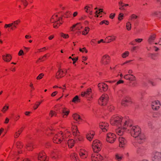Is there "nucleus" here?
Listing matches in <instances>:
<instances>
[{"instance_id": "f257e3e1", "label": "nucleus", "mask_w": 161, "mask_h": 161, "mask_svg": "<svg viewBox=\"0 0 161 161\" xmlns=\"http://www.w3.org/2000/svg\"><path fill=\"white\" fill-rule=\"evenodd\" d=\"M128 119L123 118L117 115L112 116L110 121L111 125L117 127L115 131L117 134L119 136L122 135L125 131H128Z\"/></svg>"}, {"instance_id": "f03ea898", "label": "nucleus", "mask_w": 161, "mask_h": 161, "mask_svg": "<svg viewBox=\"0 0 161 161\" xmlns=\"http://www.w3.org/2000/svg\"><path fill=\"white\" fill-rule=\"evenodd\" d=\"M44 132L47 135H50L53 136V141L54 143H60L62 141L65 142V138L71 135V132L68 130H66L64 132L62 131L58 132L51 129L46 128L44 130Z\"/></svg>"}, {"instance_id": "7ed1b4c3", "label": "nucleus", "mask_w": 161, "mask_h": 161, "mask_svg": "<svg viewBox=\"0 0 161 161\" xmlns=\"http://www.w3.org/2000/svg\"><path fill=\"white\" fill-rule=\"evenodd\" d=\"M128 125V132L132 137L136 138L138 143H143L145 141L146 137L144 133L142 132L140 127L137 125H133L129 120Z\"/></svg>"}, {"instance_id": "20e7f679", "label": "nucleus", "mask_w": 161, "mask_h": 161, "mask_svg": "<svg viewBox=\"0 0 161 161\" xmlns=\"http://www.w3.org/2000/svg\"><path fill=\"white\" fill-rule=\"evenodd\" d=\"M16 146L17 149V151H13L12 152L13 157L12 158L15 159V160H17L18 161H31V160L28 158H25L24 159H20L17 156L18 153H20V152L19 150L21 149L22 147V144L20 142L18 141L16 144Z\"/></svg>"}, {"instance_id": "39448f33", "label": "nucleus", "mask_w": 161, "mask_h": 161, "mask_svg": "<svg viewBox=\"0 0 161 161\" xmlns=\"http://www.w3.org/2000/svg\"><path fill=\"white\" fill-rule=\"evenodd\" d=\"M50 21L51 23H53V27L56 28H58L62 22L60 15L58 14H55L53 15Z\"/></svg>"}, {"instance_id": "423d86ee", "label": "nucleus", "mask_w": 161, "mask_h": 161, "mask_svg": "<svg viewBox=\"0 0 161 161\" xmlns=\"http://www.w3.org/2000/svg\"><path fill=\"white\" fill-rule=\"evenodd\" d=\"M148 147L146 145H142L139 146L136 150L137 154L141 157H145L147 154Z\"/></svg>"}, {"instance_id": "0eeeda50", "label": "nucleus", "mask_w": 161, "mask_h": 161, "mask_svg": "<svg viewBox=\"0 0 161 161\" xmlns=\"http://www.w3.org/2000/svg\"><path fill=\"white\" fill-rule=\"evenodd\" d=\"M92 147L94 152L97 153L101 150L102 147V144L99 140H96L93 141Z\"/></svg>"}, {"instance_id": "6e6552de", "label": "nucleus", "mask_w": 161, "mask_h": 161, "mask_svg": "<svg viewBox=\"0 0 161 161\" xmlns=\"http://www.w3.org/2000/svg\"><path fill=\"white\" fill-rule=\"evenodd\" d=\"M71 130L73 135L76 137L77 140H78L80 141H82L83 140V138L82 136H80V133L76 126L73 125L71 128Z\"/></svg>"}, {"instance_id": "1a4fd4ad", "label": "nucleus", "mask_w": 161, "mask_h": 161, "mask_svg": "<svg viewBox=\"0 0 161 161\" xmlns=\"http://www.w3.org/2000/svg\"><path fill=\"white\" fill-rule=\"evenodd\" d=\"M83 27L80 23H77L73 25L70 27V31L73 32H76L78 34L81 33V31H80L83 28Z\"/></svg>"}, {"instance_id": "9d476101", "label": "nucleus", "mask_w": 161, "mask_h": 161, "mask_svg": "<svg viewBox=\"0 0 161 161\" xmlns=\"http://www.w3.org/2000/svg\"><path fill=\"white\" fill-rule=\"evenodd\" d=\"M50 158L53 160L57 161L61 158V155L60 153L57 151L54 150L51 151L49 153Z\"/></svg>"}, {"instance_id": "9b49d317", "label": "nucleus", "mask_w": 161, "mask_h": 161, "mask_svg": "<svg viewBox=\"0 0 161 161\" xmlns=\"http://www.w3.org/2000/svg\"><path fill=\"white\" fill-rule=\"evenodd\" d=\"M108 100V96L107 94H103L100 98L98 102L100 105L105 106L107 104Z\"/></svg>"}, {"instance_id": "f8f14e48", "label": "nucleus", "mask_w": 161, "mask_h": 161, "mask_svg": "<svg viewBox=\"0 0 161 161\" xmlns=\"http://www.w3.org/2000/svg\"><path fill=\"white\" fill-rule=\"evenodd\" d=\"M116 137V135L114 134L109 133L107 135L106 140L107 142L112 143L115 141Z\"/></svg>"}, {"instance_id": "ddd939ff", "label": "nucleus", "mask_w": 161, "mask_h": 161, "mask_svg": "<svg viewBox=\"0 0 161 161\" xmlns=\"http://www.w3.org/2000/svg\"><path fill=\"white\" fill-rule=\"evenodd\" d=\"M152 159V161H161V153L160 152L157 151H154Z\"/></svg>"}, {"instance_id": "4468645a", "label": "nucleus", "mask_w": 161, "mask_h": 161, "mask_svg": "<svg viewBox=\"0 0 161 161\" xmlns=\"http://www.w3.org/2000/svg\"><path fill=\"white\" fill-rule=\"evenodd\" d=\"M20 22V20L19 19H18L14 21L12 23L8 24H5L4 27L5 28H7L8 27H11V30H13L14 28H17V25H18Z\"/></svg>"}, {"instance_id": "2eb2a0df", "label": "nucleus", "mask_w": 161, "mask_h": 161, "mask_svg": "<svg viewBox=\"0 0 161 161\" xmlns=\"http://www.w3.org/2000/svg\"><path fill=\"white\" fill-rule=\"evenodd\" d=\"M81 96L82 97H85L90 100L92 97V93L91 89H88L87 90L84 92H82L81 93Z\"/></svg>"}, {"instance_id": "dca6fc26", "label": "nucleus", "mask_w": 161, "mask_h": 161, "mask_svg": "<svg viewBox=\"0 0 161 161\" xmlns=\"http://www.w3.org/2000/svg\"><path fill=\"white\" fill-rule=\"evenodd\" d=\"M132 73V70L131 69H129L128 70V74L125 75L124 76V78L127 80H128L130 81L135 80V78L133 75L131 74Z\"/></svg>"}, {"instance_id": "f3484780", "label": "nucleus", "mask_w": 161, "mask_h": 161, "mask_svg": "<svg viewBox=\"0 0 161 161\" xmlns=\"http://www.w3.org/2000/svg\"><path fill=\"white\" fill-rule=\"evenodd\" d=\"M79 154L81 159L85 160L88 157V152L85 149H80Z\"/></svg>"}, {"instance_id": "a211bd4d", "label": "nucleus", "mask_w": 161, "mask_h": 161, "mask_svg": "<svg viewBox=\"0 0 161 161\" xmlns=\"http://www.w3.org/2000/svg\"><path fill=\"white\" fill-rule=\"evenodd\" d=\"M92 161H101L103 159V157L100 154L95 153L91 156Z\"/></svg>"}, {"instance_id": "6ab92c4d", "label": "nucleus", "mask_w": 161, "mask_h": 161, "mask_svg": "<svg viewBox=\"0 0 161 161\" xmlns=\"http://www.w3.org/2000/svg\"><path fill=\"white\" fill-rule=\"evenodd\" d=\"M99 126L103 131L106 132L108 131L109 129V125L105 122H101L99 124Z\"/></svg>"}, {"instance_id": "aec40b11", "label": "nucleus", "mask_w": 161, "mask_h": 161, "mask_svg": "<svg viewBox=\"0 0 161 161\" xmlns=\"http://www.w3.org/2000/svg\"><path fill=\"white\" fill-rule=\"evenodd\" d=\"M110 59V57L106 54L103 56L101 59V62L103 64L107 65L109 64Z\"/></svg>"}, {"instance_id": "412c9836", "label": "nucleus", "mask_w": 161, "mask_h": 161, "mask_svg": "<svg viewBox=\"0 0 161 161\" xmlns=\"http://www.w3.org/2000/svg\"><path fill=\"white\" fill-rule=\"evenodd\" d=\"M161 105L160 102L158 100H154L152 102L151 106L152 109L154 110H158Z\"/></svg>"}, {"instance_id": "4be33fe9", "label": "nucleus", "mask_w": 161, "mask_h": 161, "mask_svg": "<svg viewBox=\"0 0 161 161\" xmlns=\"http://www.w3.org/2000/svg\"><path fill=\"white\" fill-rule=\"evenodd\" d=\"M119 146L121 148H124L127 143L126 139L123 137L120 136L119 138Z\"/></svg>"}, {"instance_id": "5701e85b", "label": "nucleus", "mask_w": 161, "mask_h": 161, "mask_svg": "<svg viewBox=\"0 0 161 161\" xmlns=\"http://www.w3.org/2000/svg\"><path fill=\"white\" fill-rule=\"evenodd\" d=\"M38 161H48L45 153L43 151L40 152L38 155Z\"/></svg>"}, {"instance_id": "b1692460", "label": "nucleus", "mask_w": 161, "mask_h": 161, "mask_svg": "<svg viewBox=\"0 0 161 161\" xmlns=\"http://www.w3.org/2000/svg\"><path fill=\"white\" fill-rule=\"evenodd\" d=\"M67 72V71L65 69L62 70L61 69H59L58 71L56 73V78L58 79L64 76Z\"/></svg>"}, {"instance_id": "393cba45", "label": "nucleus", "mask_w": 161, "mask_h": 161, "mask_svg": "<svg viewBox=\"0 0 161 161\" xmlns=\"http://www.w3.org/2000/svg\"><path fill=\"white\" fill-rule=\"evenodd\" d=\"M114 158L118 161H121L123 158V155L120 153H115L114 156Z\"/></svg>"}, {"instance_id": "a878e982", "label": "nucleus", "mask_w": 161, "mask_h": 161, "mask_svg": "<svg viewBox=\"0 0 161 161\" xmlns=\"http://www.w3.org/2000/svg\"><path fill=\"white\" fill-rule=\"evenodd\" d=\"M95 132L93 131H90L88 132L86 134V138L90 141H91L93 138Z\"/></svg>"}, {"instance_id": "bb28decb", "label": "nucleus", "mask_w": 161, "mask_h": 161, "mask_svg": "<svg viewBox=\"0 0 161 161\" xmlns=\"http://www.w3.org/2000/svg\"><path fill=\"white\" fill-rule=\"evenodd\" d=\"M98 86L101 91L103 90L104 91H105L108 89V86L103 83H99L98 85Z\"/></svg>"}, {"instance_id": "cd10ccee", "label": "nucleus", "mask_w": 161, "mask_h": 161, "mask_svg": "<svg viewBox=\"0 0 161 161\" xmlns=\"http://www.w3.org/2000/svg\"><path fill=\"white\" fill-rule=\"evenodd\" d=\"M73 117L74 120L77 123L80 124L82 121V119L80 116L77 114H73Z\"/></svg>"}, {"instance_id": "c85d7f7f", "label": "nucleus", "mask_w": 161, "mask_h": 161, "mask_svg": "<svg viewBox=\"0 0 161 161\" xmlns=\"http://www.w3.org/2000/svg\"><path fill=\"white\" fill-rule=\"evenodd\" d=\"M80 102V99L79 97L78 96H75L73 98L71 101L70 102V103L71 105H73L72 103L76 104Z\"/></svg>"}, {"instance_id": "c756f323", "label": "nucleus", "mask_w": 161, "mask_h": 161, "mask_svg": "<svg viewBox=\"0 0 161 161\" xmlns=\"http://www.w3.org/2000/svg\"><path fill=\"white\" fill-rule=\"evenodd\" d=\"M3 59L5 62H9L12 59V57L11 55L9 54H7L5 55H3L2 56Z\"/></svg>"}, {"instance_id": "7c9ffc66", "label": "nucleus", "mask_w": 161, "mask_h": 161, "mask_svg": "<svg viewBox=\"0 0 161 161\" xmlns=\"http://www.w3.org/2000/svg\"><path fill=\"white\" fill-rule=\"evenodd\" d=\"M116 37L114 36H109L106 37L105 41L106 43H109L112 41L115 40Z\"/></svg>"}, {"instance_id": "2f4dec72", "label": "nucleus", "mask_w": 161, "mask_h": 161, "mask_svg": "<svg viewBox=\"0 0 161 161\" xmlns=\"http://www.w3.org/2000/svg\"><path fill=\"white\" fill-rule=\"evenodd\" d=\"M130 102H131L129 100L128 98L126 97L122 100L121 103L123 106H127V103H130Z\"/></svg>"}, {"instance_id": "473e14b6", "label": "nucleus", "mask_w": 161, "mask_h": 161, "mask_svg": "<svg viewBox=\"0 0 161 161\" xmlns=\"http://www.w3.org/2000/svg\"><path fill=\"white\" fill-rule=\"evenodd\" d=\"M85 11L88 13L90 15H92L93 14L92 9L91 6H86L85 8Z\"/></svg>"}, {"instance_id": "72a5a7b5", "label": "nucleus", "mask_w": 161, "mask_h": 161, "mask_svg": "<svg viewBox=\"0 0 161 161\" xmlns=\"http://www.w3.org/2000/svg\"><path fill=\"white\" fill-rule=\"evenodd\" d=\"M155 35H151L148 40V42L149 44H152L154 42V40L155 39Z\"/></svg>"}, {"instance_id": "f704fd0d", "label": "nucleus", "mask_w": 161, "mask_h": 161, "mask_svg": "<svg viewBox=\"0 0 161 161\" xmlns=\"http://www.w3.org/2000/svg\"><path fill=\"white\" fill-rule=\"evenodd\" d=\"M127 93V90L125 88H122L118 92L119 95L123 97Z\"/></svg>"}, {"instance_id": "c9c22d12", "label": "nucleus", "mask_w": 161, "mask_h": 161, "mask_svg": "<svg viewBox=\"0 0 161 161\" xmlns=\"http://www.w3.org/2000/svg\"><path fill=\"white\" fill-rule=\"evenodd\" d=\"M62 115L63 117H66L69 114V111L66 108H63L62 109Z\"/></svg>"}, {"instance_id": "e433bc0d", "label": "nucleus", "mask_w": 161, "mask_h": 161, "mask_svg": "<svg viewBox=\"0 0 161 161\" xmlns=\"http://www.w3.org/2000/svg\"><path fill=\"white\" fill-rule=\"evenodd\" d=\"M33 143L31 142H29L27 144L26 147L28 150H31L34 148Z\"/></svg>"}, {"instance_id": "4c0bfd02", "label": "nucleus", "mask_w": 161, "mask_h": 161, "mask_svg": "<svg viewBox=\"0 0 161 161\" xmlns=\"http://www.w3.org/2000/svg\"><path fill=\"white\" fill-rule=\"evenodd\" d=\"M71 158L74 160H75L76 161H80L77 155L75 153H73L70 156Z\"/></svg>"}, {"instance_id": "58836bf2", "label": "nucleus", "mask_w": 161, "mask_h": 161, "mask_svg": "<svg viewBox=\"0 0 161 161\" xmlns=\"http://www.w3.org/2000/svg\"><path fill=\"white\" fill-rule=\"evenodd\" d=\"M153 16L157 17L161 19V11H158L154 12L153 13Z\"/></svg>"}, {"instance_id": "ea45409f", "label": "nucleus", "mask_w": 161, "mask_h": 161, "mask_svg": "<svg viewBox=\"0 0 161 161\" xmlns=\"http://www.w3.org/2000/svg\"><path fill=\"white\" fill-rule=\"evenodd\" d=\"M75 143L74 140L70 139L68 140V145L70 147H72L74 146Z\"/></svg>"}, {"instance_id": "a19ab883", "label": "nucleus", "mask_w": 161, "mask_h": 161, "mask_svg": "<svg viewBox=\"0 0 161 161\" xmlns=\"http://www.w3.org/2000/svg\"><path fill=\"white\" fill-rule=\"evenodd\" d=\"M90 30V28L88 27H86L84 31H83L82 32L83 35H87Z\"/></svg>"}, {"instance_id": "79ce46f5", "label": "nucleus", "mask_w": 161, "mask_h": 161, "mask_svg": "<svg viewBox=\"0 0 161 161\" xmlns=\"http://www.w3.org/2000/svg\"><path fill=\"white\" fill-rule=\"evenodd\" d=\"M22 130L23 128L22 127L19 129L18 131L16 132L14 135V137L16 138L18 137L22 132Z\"/></svg>"}, {"instance_id": "37998d69", "label": "nucleus", "mask_w": 161, "mask_h": 161, "mask_svg": "<svg viewBox=\"0 0 161 161\" xmlns=\"http://www.w3.org/2000/svg\"><path fill=\"white\" fill-rule=\"evenodd\" d=\"M126 27L127 30L128 31H130L131 29V24L129 21H128L126 24Z\"/></svg>"}, {"instance_id": "c03bdc74", "label": "nucleus", "mask_w": 161, "mask_h": 161, "mask_svg": "<svg viewBox=\"0 0 161 161\" xmlns=\"http://www.w3.org/2000/svg\"><path fill=\"white\" fill-rule=\"evenodd\" d=\"M129 54V52L128 51H125L121 54V57L123 58H125L128 56Z\"/></svg>"}, {"instance_id": "a18cd8bd", "label": "nucleus", "mask_w": 161, "mask_h": 161, "mask_svg": "<svg viewBox=\"0 0 161 161\" xmlns=\"http://www.w3.org/2000/svg\"><path fill=\"white\" fill-rule=\"evenodd\" d=\"M41 102H39L37 101L36 103L34 104L33 108L34 110L36 109L41 104Z\"/></svg>"}, {"instance_id": "49530a36", "label": "nucleus", "mask_w": 161, "mask_h": 161, "mask_svg": "<svg viewBox=\"0 0 161 161\" xmlns=\"http://www.w3.org/2000/svg\"><path fill=\"white\" fill-rule=\"evenodd\" d=\"M114 109V107L112 105L109 104H107V109L109 111H112Z\"/></svg>"}, {"instance_id": "de8ad7c7", "label": "nucleus", "mask_w": 161, "mask_h": 161, "mask_svg": "<svg viewBox=\"0 0 161 161\" xmlns=\"http://www.w3.org/2000/svg\"><path fill=\"white\" fill-rule=\"evenodd\" d=\"M19 2L22 3L25 7H26L28 5V3L26 0H18L17 2V4Z\"/></svg>"}, {"instance_id": "09e8293b", "label": "nucleus", "mask_w": 161, "mask_h": 161, "mask_svg": "<svg viewBox=\"0 0 161 161\" xmlns=\"http://www.w3.org/2000/svg\"><path fill=\"white\" fill-rule=\"evenodd\" d=\"M160 116V113L159 112H155L153 115V117L154 118H158Z\"/></svg>"}, {"instance_id": "8fccbe9b", "label": "nucleus", "mask_w": 161, "mask_h": 161, "mask_svg": "<svg viewBox=\"0 0 161 161\" xmlns=\"http://www.w3.org/2000/svg\"><path fill=\"white\" fill-rule=\"evenodd\" d=\"M103 12V10L102 9H100L98 10H97L95 13V16H97V17L98 16V14H99L101 13H102Z\"/></svg>"}, {"instance_id": "3c124183", "label": "nucleus", "mask_w": 161, "mask_h": 161, "mask_svg": "<svg viewBox=\"0 0 161 161\" xmlns=\"http://www.w3.org/2000/svg\"><path fill=\"white\" fill-rule=\"evenodd\" d=\"M9 108V106L8 105H5V106H4L3 108V109L2 110V111L3 113H5L6 112V111L8 110Z\"/></svg>"}, {"instance_id": "603ef678", "label": "nucleus", "mask_w": 161, "mask_h": 161, "mask_svg": "<svg viewBox=\"0 0 161 161\" xmlns=\"http://www.w3.org/2000/svg\"><path fill=\"white\" fill-rule=\"evenodd\" d=\"M103 24H105L106 25H108L109 24V22L107 20H103L101 21L100 23V24L101 25H103Z\"/></svg>"}, {"instance_id": "864d4df0", "label": "nucleus", "mask_w": 161, "mask_h": 161, "mask_svg": "<svg viewBox=\"0 0 161 161\" xmlns=\"http://www.w3.org/2000/svg\"><path fill=\"white\" fill-rule=\"evenodd\" d=\"M56 115V113L55 111H53V110H51L49 113V115L51 117H52L53 116H55Z\"/></svg>"}, {"instance_id": "5fc2aeb1", "label": "nucleus", "mask_w": 161, "mask_h": 161, "mask_svg": "<svg viewBox=\"0 0 161 161\" xmlns=\"http://www.w3.org/2000/svg\"><path fill=\"white\" fill-rule=\"evenodd\" d=\"M60 36L63 37L64 38H67L69 37V35L67 34H65L64 33H61L60 34Z\"/></svg>"}, {"instance_id": "6e6d98bb", "label": "nucleus", "mask_w": 161, "mask_h": 161, "mask_svg": "<svg viewBox=\"0 0 161 161\" xmlns=\"http://www.w3.org/2000/svg\"><path fill=\"white\" fill-rule=\"evenodd\" d=\"M124 14L122 13H120L118 16V19L119 20L121 21L123 19Z\"/></svg>"}, {"instance_id": "4d7b16f0", "label": "nucleus", "mask_w": 161, "mask_h": 161, "mask_svg": "<svg viewBox=\"0 0 161 161\" xmlns=\"http://www.w3.org/2000/svg\"><path fill=\"white\" fill-rule=\"evenodd\" d=\"M78 12L77 11H75L72 14V18H74L75 17H76L77 15H78Z\"/></svg>"}, {"instance_id": "13d9d810", "label": "nucleus", "mask_w": 161, "mask_h": 161, "mask_svg": "<svg viewBox=\"0 0 161 161\" xmlns=\"http://www.w3.org/2000/svg\"><path fill=\"white\" fill-rule=\"evenodd\" d=\"M79 50L80 52H81L83 53L84 52L85 53H87V50L86 49V48L85 47L82 48H80Z\"/></svg>"}, {"instance_id": "bf43d9fd", "label": "nucleus", "mask_w": 161, "mask_h": 161, "mask_svg": "<svg viewBox=\"0 0 161 161\" xmlns=\"http://www.w3.org/2000/svg\"><path fill=\"white\" fill-rule=\"evenodd\" d=\"M24 54V53L23 51L22 50H20L18 53V55L19 56L23 55Z\"/></svg>"}, {"instance_id": "052dcab7", "label": "nucleus", "mask_w": 161, "mask_h": 161, "mask_svg": "<svg viewBox=\"0 0 161 161\" xmlns=\"http://www.w3.org/2000/svg\"><path fill=\"white\" fill-rule=\"evenodd\" d=\"M137 17V16L136 15L134 14H133L130 16V19L131 20L135 19H136Z\"/></svg>"}, {"instance_id": "680f3d73", "label": "nucleus", "mask_w": 161, "mask_h": 161, "mask_svg": "<svg viewBox=\"0 0 161 161\" xmlns=\"http://www.w3.org/2000/svg\"><path fill=\"white\" fill-rule=\"evenodd\" d=\"M119 4L120 6H121L122 7L123 6L127 7L128 6V4H123L122 1H120L119 2Z\"/></svg>"}, {"instance_id": "e2e57ef3", "label": "nucleus", "mask_w": 161, "mask_h": 161, "mask_svg": "<svg viewBox=\"0 0 161 161\" xmlns=\"http://www.w3.org/2000/svg\"><path fill=\"white\" fill-rule=\"evenodd\" d=\"M43 76V74L42 73L40 74L36 78L37 80H40L42 78Z\"/></svg>"}, {"instance_id": "0e129e2a", "label": "nucleus", "mask_w": 161, "mask_h": 161, "mask_svg": "<svg viewBox=\"0 0 161 161\" xmlns=\"http://www.w3.org/2000/svg\"><path fill=\"white\" fill-rule=\"evenodd\" d=\"M142 40L143 39L142 38H138L135 39V41H136V42L138 43H140L142 41Z\"/></svg>"}, {"instance_id": "69168bd1", "label": "nucleus", "mask_w": 161, "mask_h": 161, "mask_svg": "<svg viewBox=\"0 0 161 161\" xmlns=\"http://www.w3.org/2000/svg\"><path fill=\"white\" fill-rule=\"evenodd\" d=\"M134 81V80L133 81V82H132V84L131 85V87H134L136 86V83L135 81Z\"/></svg>"}, {"instance_id": "338daca9", "label": "nucleus", "mask_w": 161, "mask_h": 161, "mask_svg": "<svg viewBox=\"0 0 161 161\" xmlns=\"http://www.w3.org/2000/svg\"><path fill=\"white\" fill-rule=\"evenodd\" d=\"M124 83V81L119 80L116 83V85H118L121 83Z\"/></svg>"}, {"instance_id": "774afa93", "label": "nucleus", "mask_w": 161, "mask_h": 161, "mask_svg": "<svg viewBox=\"0 0 161 161\" xmlns=\"http://www.w3.org/2000/svg\"><path fill=\"white\" fill-rule=\"evenodd\" d=\"M115 14H111L110 15V16H109V17L110 18L112 19H113L114 18V17L115 16Z\"/></svg>"}]
</instances>
